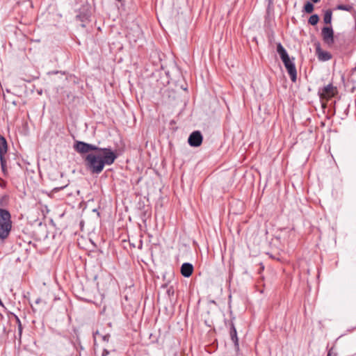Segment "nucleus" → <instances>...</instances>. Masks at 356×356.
<instances>
[{"instance_id":"nucleus-1","label":"nucleus","mask_w":356,"mask_h":356,"mask_svg":"<svg viewBox=\"0 0 356 356\" xmlns=\"http://www.w3.org/2000/svg\"><path fill=\"white\" fill-rule=\"evenodd\" d=\"M117 158L118 154L111 148L99 147L94 152L88 154L84 161L92 173L99 174L105 165H112Z\"/></svg>"},{"instance_id":"nucleus-2","label":"nucleus","mask_w":356,"mask_h":356,"mask_svg":"<svg viewBox=\"0 0 356 356\" xmlns=\"http://www.w3.org/2000/svg\"><path fill=\"white\" fill-rule=\"evenodd\" d=\"M277 53L280 56L291 81L297 79V70L295 65V57L290 56L283 46H277Z\"/></svg>"},{"instance_id":"nucleus-3","label":"nucleus","mask_w":356,"mask_h":356,"mask_svg":"<svg viewBox=\"0 0 356 356\" xmlns=\"http://www.w3.org/2000/svg\"><path fill=\"white\" fill-rule=\"evenodd\" d=\"M12 229L10 213L6 209H0V239H6Z\"/></svg>"},{"instance_id":"nucleus-4","label":"nucleus","mask_w":356,"mask_h":356,"mask_svg":"<svg viewBox=\"0 0 356 356\" xmlns=\"http://www.w3.org/2000/svg\"><path fill=\"white\" fill-rule=\"evenodd\" d=\"M98 148H99V147L95 145L86 143H84L82 141H77L74 144L75 150L80 154H86V153L89 154V152L90 151L95 152L97 149H98Z\"/></svg>"},{"instance_id":"nucleus-5","label":"nucleus","mask_w":356,"mask_h":356,"mask_svg":"<svg viewBox=\"0 0 356 356\" xmlns=\"http://www.w3.org/2000/svg\"><path fill=\"white\" fill-rule=\"evenodd\" d=\"M337 91L336 87L332 84H328L320 91V96L322 99L328 100L335 95Z\"/></svg>"},{"instance_id":"nucleus-6","label":"nucleus","mask_w":356,"mask_h":356,"mask_svg":"<svg viewBox=\"0 0 356 356\" xmlns=\"http://www.w3.org/2000/svg\"><path fill=\"white\" fill-rule=\"evenodd\" d=\"M8 150V145L6 140L3 136H0V161L2 170H5L6 167V160L4 158V155L7 152Z\"/></svg>"},{"instance_id":"nucleus-7","label":"nucleus","mask_w":356,"mask_h":356,"mask_svg":"<svg viewBox=\"0 0 356 356\" xmlns=\"http://www.w3.org/2000/svg\"><path fill=\"white\" fill-rule=\"evenodd\" d=\"M188 142L192 147H198L202 144V136L198 131L193 132L188 137Z\"/></svg>"},{"instance_id":"nucleus-8","label":"nucleus","mask_w":356,"mask_h":356,"mask_svg":"<svg viewBox=\"0 0 356 356\" xmlns=\"http://www.w3.org/2000/svg\"><path fill=\"white\" fill-rule=\"evenodd\" d=\"M321 35L325 43L329 44L334 42V32L332 27H323Z\"/></svg>"},{"instance_id":"nucleus-9","label":"nucleus","mask_w":356,"mask_h":356,"mask_svg":"<svg viewBox=\"0 0 356 356\" xmlns=\"http://www.w3.org/2000/svg\"><path fill=\"white\" fill-rule=\"evenodd\" d=\"M316 53L318 60L321 61H327L332 58L331 54L321 49L320 46H317Z\"/></svg>"},{"instance_id":"nucleus-10","label":"nucleus","mask_w":356,"mask_h":356,"mask_svg":"<svg viewBox=\"0 0 356 356\" xmlns=\"http://www.w3.org/2000/svg\"><path fill=\"white\" fill-rule=\"evenodd\" d=\"M193 271V266L190 263H184L181 267V273L185 277H188L191 275Z\"/></svg>"},{"instance_id":"nucleus-11","label":"nucleus","mask_w":356,"mask_h":356,"mask_svg":"<svg viewBox=\"0 0 356 356\" xmlns=\"http://www.w3.org/2000/svg\"><path fill=\"white\" fill-rule=\"evenodd\" d=\"M332 11L330 9H328L325 11L323 15V22L326 24H330L332 22Z\"/></svg>"},{"instance_id":"nucleus-12","label":"nucleus","mask_w":356,"mask_h":356,"mask_svg":"<svg viewBox=\"0 0 356 356\" xmlns=\"http://www.w3.org/2000/svg\"><path fill=\"white\" fill-rule=\"evenodd\" d=\"M336 9L340 10H345V11H348V12H352L354 10L353 6L350 4H346V5L339 4V5L337 6Z\"/></svg>"},{"instance_id":"nucleus-13","label":"nucleus","mask_w":356,"mask_h":356,"mask_svg":"<svg viewBox=\"0 0 356 356\" xmlns=\"http://www.w3.org/2000/svg\"><path fill=\"white\" fill-rule=\"evenodd\" d=\"M109 338H110V335L109 334H105V335H102L99 333L98 331H97L95 334H94V340L95 341L97 339H102L104 341H106V342H108V340H109Z\"/></svg>"},{"instance_id":"nucleus-14","label":"nucleus","mask_w":356,"mask_h":356,"mask_svg":"<svg viewBox=\"0 0 356 356\" xmlns=\"http://www.w3.org/2000/svg\"><path fill=\"white\" fill-rule=\"evenodd\" d=\"M314 9V6L312 3L307 1L304 6L303 11L307 13H312Z\"/></svg>"},{"instance_id":"nucleus-15","label":"nucleus","mask_w":356,"mask_h":356,"mask_svg":"<svg viewBox=\"0 0 356 356\" xmlns=\"http://www.w3.org/2000/svg\"><path fill=\"white\" fill-rule=\"evenodd\" d=\"M319 21V17L317 14H314L311 15L308 19V23L311 25H316Z\"/></svg>"},{"instance_id":"nucleus-16","label":"nucleus","mask_w":356,"mask_h":356,"mask_svg":"<svg viewBox=\"0 0 356 356\" xmlns=\"http://www.w3.org/2000/svg\"><path fill=\"white\" fill-rule=\"evenodd\" d=\"M231 337H232V341L235 343V344L238 345V339H237V337H236V330L234 328V327H233V330L231 332Z\"/></svg>"},{"instance_id":"nucleus-17","label":"nucleus","mask_w":356,"mask_h":356,"mask_svg":"<svg viewBox=\"0 0 356 356\" xmlns=\"http://www.w3.org/2000/svg\"><path fill=\"white\" fill-rule=\"evenodd\" d=\"M327 356H337V355L333 353L332 349H330Z\"/></svg>"},{"instance_id":"nucleus-18","label":"nucleus","mask_w":356,"mask_h":356,"mask_svg":"<svg viewBox=\"0 0 356 356\" xmlns=\"http://www.w3.org/2000/svg\"><path fill=\"white\" fill-rule=\"evenodd\" d=\"M108 355V350H106V349H104V350H103V352H102V356H106V355Z\"/></svg>"},{"instance_id":"nucleus-19","label":"nucleus","mask_w":356,"mask_h":356,"mask_svg":"<svg viewBox=\"0 0 356 356\" xmlns=\"http://www.w3.org/2000/svg\"><path fill=\"white\" fill-rule=\"evenodd\" d=\"M39 302H40V300L38 299L36 300V303H39Z\"/></svg>"}]
</instances>
